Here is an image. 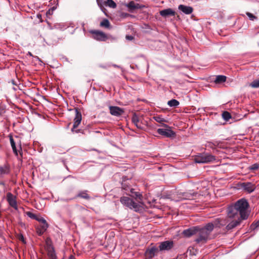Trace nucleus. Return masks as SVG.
I'll return each mask as SVG.
<instances>
[{
  "label": "nucleus",
  "instance_id": "10",
  "mask_svg": "<svg viewBox=\"0 0 259 259\" xmlns=\"http://www.w3.org/2000/svg\"><path fill=\"white\" fill-rule=\"evenodd\" d=\"M11 171V165L7 161H6L3 164L0 165L1 178H4L6 176L9 175Z\"/></svg>",
  "mask_w": 259,
  "mask_h": 259
},
{
  "label": "nucleus",
  "instance_id": "48",
  "mask_svg": "<svg viewBox=\"0 0 259 259\" xmlns=\"http://www.w3.org/2000/svg\"><path fill=\"white\" fill-rule=\"evenodd\" d=\"M21 240L23 241V242H24V237L21 235Z\"/></svg>",
  "mask_w": 259,
  "mask_h": 259
},
{
  "label": "nucleus",
  "instance_id": "26",
  "mask_svg": "<svg viewBox=\"0 0 259 259\" xmlns=\"http://www.w3.org/2000/svg\"><path fill=\"white\" fill-rule=\"evenodd\" d=\"M201 228L205 230V231L210 235L211 232L213 231L214 226L213 222L208 223L203 227Z\"/></svg>",
  "mask_w": 259,
  "mask_h": 259
},
{
  "label": "nucleus",
  "instance_id": "43",
  "mask_svg": "<svg viewBox=\"0 0 259 259\" xmlns=\"http://www.w3.org/2000/svg\"><path fill=\"white\" fill-rule=\"evenodd\" d=\"M121 16L123 17H126L131 15L128 13H122Z\"/></svg>",
  "mask_w": 259,
  "mask_h": 259
},
{
  "label": "nucleus",
  "instance_id": "4",
  "mask_svg": "<svg viewBox=\"0 0 259 259\" xmlns=\"http://www.w3.org/2000/svg\"><path fill=\"white\" fill-rule=\"evenodd\" d=\"M194 160L197 163H208L215 161L216 158L208 153H202L195 155Z\"/></svg>",
  "mask_w": 259,
  "mask_h": 259
},
{
  "label": "nucleus",
  "instance_id": "20",
  "mask_svg": "<svg viewBox=\"0 0 259 259\" xmlns=\"http://www.w3.org/2000/svg\"><path fill=\"white\" fill-rule=\"evenodd\" d=\"M159 14L162 17L164 18H167L169 16H175L176 12L171 8H167L160 11Z\"/></svg>",
  "mask_w": 259,
  "mask_h": 259
},
{
  "label": "nucleus",
  "instance_id": "27",
  "mask_svg": "<svg viewBox=\"0 0 259 259\" xmlns=\"http://www.w3.org/2000/svg\"><path fill=\"white\" fill-rule=\"evenodd\" d=\"M226 76L225 75H220L216 76L214 82L215 84H221L226 81Z\"/></svg>",
  "mask_w": 259,
  "mask_h": 259
},
{
  "label": "nucleus",
  "instance_id": "30",
  "mask_svg": "<svg viewBox=\"0 0 259 259\" xmlns=\"http://www.w3.org/2000/svg\"><path fill=\"white\" fill-rule=\"evenodd\" d=\"M104 5L111 8H116L117 7L116 4L113 0H107L104 2Z\"/></svg>",
  "mask_w": 259,
  "mask_h": 259
},
{
  "label": "nucleus",
  "instance_id": "5",
  "mask_svg": "<svg viewBox=\"0 0 259 259\" xmlns=\"http://www.w3.org/2000/svg\"><path fill=\"white\" fill-rule=\"evenodd\" d=\"M120 201L123 205L130 209H134L136 211H139L141 208V206L139 204L128 197H121L120 199Z\"/></svg>",
  "mask_w": 259,
  "mask_h": 259
},
{
  "label": "nucleus",
  "instance_id": "32",
  "mask_svg": "<svg viewBox=\"0 0 259 259\" xmlns=\"http://www.w3.org/2000/svg\"><path fill=\"white\" fill-rule=\"evenodd\" d=\"M167 104L170 107H176L180 104V103L176 99H171L168 101Z\"/></svg>",
  "mask_w": 259,
  "mask_h": 259
},
{
  "label": "nucleus",
  "instance_id": "15",
  "mask_svg": "<svg viewBox=\"0 0 259 259\" xmlns=\"http://www.w3.org/2000/svg\"><path fill=\"white\" fill-rule=\"evenodd\" d=\"M125 6L128 8V11L131 13H133L136 9H140L145 7L139 4H135L134 1H131L128 3L125 4Z\"/></svg>",
  "mask_w": 259,
  "mask_h": 259
},
{
  "label": "nucleus",
  "instance_id": "1",
  "mask_svg": "<svg viewBox=\"0 0 259 259\" xmlns=\"http://www.w3.org/2000/svg\"><path fill=\"white\" fill-rule=\"evenodd\" d=\"M249 203L245 198H241L237 200L234 204L228 207V215L229 218H235L238 216V213L241 220H246L249 215L247 209Z\"/></svg>",
  "mask_w": 259,
  "mask_h": 259
},
{
  "label": "nucleus",
  "instance_id": "6",
  "mask_svg": "<svg viewBox=\"0 0 259 259\" xmlns=\"http://www.w3.org/2000/svg\"><path fill=\"white\" fill-rule=\"evenodd\" d=\"M162 126L166 128H158L157 132L158 134L164 136L166 138L174 137L176 136V133L171 129V127L167 124L163 123Z\"/></svg>",
  "mask_w": 259,
  "mask_h": 259
},
{
  "label": "nucleus",
  "instance_id": "36",
  "mask_svg": "<svg viewBox=\"0 0 259 259\" xmlns=\"http://www.w3.org/2000/svg\"><path fill=\"white\" fill-rule=\"evenodd\" d=\"M259 168V163H255L250 165L248 167V169L251 171H254Z\"/></svg>",
  "mask_w": 259,
  "mask_h": 259
},
{
  "label": "nucleus",
  "instance_id": "3",
  "mask_svg": "<svg viewBox=\"0 0 259 259\" xmlns=\"http://www.w3.org/2000/svg\"><path fill=\"white\" fill-rule=\"evenodd\" d=\"M10 139L11 146L12 147L13 152L16 156H18V152L21 157H22L21 141L20 138L18 136H15L13 137L12 134H10L8 136Z\"/></svg>",
  "mask_w": 259,
  "mask_h": 259
},
{
  "label": "nucleus",
  "instance_id": "19",
  "mask_svg": "<svg viewBox=\"0 0 259 259\" xmlns=\"http://www.w3.org/2000/svg\"><path fill=\"white\" fill-rule=\"evenodd\" d=\"M199 194L197 192L190 190L188 192H184L182 194L183 198L185 199L192 200L195 199Z\"/></svg>",
  "mask_w": 259,
  "mask_h": 259
},
{
  "label": "nucleus",
  "instance_id": "29",
  "mask_svg": "<svg viewBox=\"0 0 259 259\" xmlns=\"http://www.w3.org/2000/svg\"><path fill=\"white\" fill-rule=\"evenodd\" d=\"M48 255L49 259H56V255L53 247L50 248L48 250Z\"/></svg>",
  "mask_w": 259,
  "mask_h": 259
},
{
  "label": "nucleus",
  "instance_id": "42",
  "mask_svg": "<svg viewBox=\"0 0 259 259\" xmlns=\"http://www.w3.org/2000/svg\"><path fill=\"white\" fill-rule=\"evenodd\" d=\"M53 14V12L52 11V9H49L46 12V15L47 16L48 15H52Z\"/></svg>",
  "mask_w": 259,
  "mask_h": 259
},
{
  "label": "nucleus",
  "instance_id": "18",
  "mask_svg": "<svg viewBox=\"0 0 259 259\" xmlns=\"http://www.w3.org/2000/svg\"><path fill=\"white\" fill-rule=\"evenodd\" d=\"M198 226H195L191 228H190L189 229L184 230L182 234L186 237H190L191 236L196 234L197 233V231L198 230Z\"/></svg>",
  "mask_w": 259,
  "mask_h": 259
},
{
  "label": "nucleus",
  "instance_id": "46",
  "mask_svg": "<svg viewBox=\"0 0 259 259\" xmlns=\"http://www.w3.org/2000/svg\"><path fill=\"white\" fill-rule=\"evenodd\" d=\"M0 185L5 186V183L4 182H3V181H1L0 182Z\"/></svg>",
  "mask_w": 259,
  "mask_h": 259
},
{
  "label": "nucleus",
  "instance_id": "23",
  "mask_svg": "<svg viewBox=\"0 0 259 259\" xmlns=\"http://www.w3.org/2000/svg\"><path fill=\"white\" fill-rule=\"evenodd\" d=\"M89 191L87 190L79 191L74 198H80L85 200H90L91 197L88 194Z\"/></svg>",
  "mask_w": 259,
  "mask_h": 259
},
{
  "label": "nucleus",
  "instance_id": "49",
  "mask_svg": "<svg viewBox=\"0 0 259 259\" xmlns=\"http://www.w3.org/2000/svg\"><path fill=\"white\" fill-rule=\"evenodd\" d=\"M12 83L13 84H14V85H17V84H16V83L15 81V80H12Z\"/></svg>",
  "mask_w": 259,
  "mask_h": 259
},
{
  "label": "nucleus",
  "instance_id": "45",
  "mask_svg": "<svg viewBox=\"0 0 259 259\" xmlns=\"http://www.w3.org/2000/svg\"><path fill=\"white\" fill-rule=\"evenodd\" d=\"M50 9H52V10L53 12H54V11L56 9V7H52V8H50Z\"/></svg>",
  "mask_w": 259,
  "mask_h": 259
},
{
  "label": "nucleus",
  "instance_id": "25",
  "mask_svg": "<svg viewBox=\"0 0 259 259\" xmlns=\"http://www.w3.org/2000/svg\"><path fill=\"white\" fill-rule=\"evenodd\" d=\"M126 194L132 197H134L135 199H139L140 200H141L142 198V194H141L139 192L135 191V189L132 187L130 189L128 194Z\"/></svg>",
  "mask_w": 259,
  "mask_h": 259
},
{
  "label": "nucleus",
  "instance_id": "13",
  "mask_svg": "<svg viewBox=\"0 0 259 259\" xmlns=\"http://www.w3.org/2000/svg\"><path fill=\"white\" fill-rule=\"evenodd\" d=\"M241 188L248 193L253 192L255 188V185L251 182H244L241 184Z\"/></svg>",
  "mask_w": 259,
  "mask_h": 259
},
{
  "label": "nucleus",
  "instance_id": "35",
  "mask_svg": "<svg viewBox=\"0 0 259 259\" xmlns=\"http://www.w3.org/2000/svg\"><path fill=\"white\" fill-rule=\"evenodd\" d=\"M219 143L218 142H208L207 143V146L211 148V149H214L215 147H217L219 145Z\"/></svg>",
  "mask_w": 259,
  "mask_h": 259
},
{
  "label": "nucleus",
  "instance_id": "14",
  "mask_svg": "<svg viewBox=\"0 0 259 259\" xmlns=\"http://www.w3.org/2000/svg\"><path fill=\"white\" fill-rule=\"evenodd\" d=\"M130 181L131 180L127 179L126 177L124 176L122 177V180L121 182V189L125 194H128L130 189L131 188Z\"/></svg>",
  "mask_w": 259,
  "mask_h": 259
},
{
  "label": "nucleus",
  "instance_id": "22",
  "mask_svg": "<svg viewBox=\"0 0 259 259\" xmlns=\"http://www.w3.org/2000/svg\"><path fill=\"white\" fill-rule=\"evenodd\" d=\"M241 220V219L239 218L237 220H233L226 226V230L229 231L234 229L240 224Z\"/></svg>",
  "mask_w": 259,
  "mask_h": 259
},
{
  "label": "nucleus",
  "instance_id": "40",
  "mask_svg": "<svg viewBox=\"0 0 259 259\" xmlns=\"http://www.w3.org/2000/svg\"><path fill=\"white\" fill-rule=\"evenodd\" d=\"M258 227H259V221L253 222L250 226V229L251 230H255Z\"/></svg>",
  "mask_w": 259,
  "mask_h": 259
},
{
  "label": "nucleus",
  "instance_id": "11",
  "mask_svg": "<svg viewBox=\"0 0 259 259\" xmlns=\"http://www.w3.org/2000/svg\"><path fill=\"white\" fill-rule=\"evenodd\" d=\"M93 34V38L98 41H105L107 39V35L100 30H93L90 31Z\"/></svg>",
  "mask_w": 259,
  "mask_h": 259
},
{
  "label": "nucleus",
  "instance_id": "31",
  "mask_svg": "<svg viewBox=\"0 0 259 259\" xmlns=\"http://www.w3.org/2000/svg\"><path fill=\"white\" fill-rule=\"evenodd\" d=\"M153 118L156 121L161 123V125L163 124V123H164V122H167V120L163 118L161 115L155 116Z\"/></svg>",
  "mask_w": 259,
  "mask_h": 259
},
{
  "label": "nucleus",
  "instance_id": "44",
  "mask_svg": "<svg viewBox=\"0 0 259 259\" xmlns=\"http://www.w3.org/2000/svg\"><path fill=\"white\" fill-rule=\"evenodd\" d=\"M126 38L127 39H128V40H131L133 39L134 37H133V36H132V35H126Z\"/></svg>",
  "mask_w": 259,
  "mask_h": 259
},
{
  "label": "nucleus",
  "instance_id": "34",
  "mask_svg": "<svg viewBox=\"0 0 259 259\" xmlns=\"http://www.w3.org/2000/svg\"><path fill=\"white\" fill-rule=\"evenodd\" d=\"M222 117L226 121H228L231 118V115L229 112L224 111L222 113Z\"/></svg>",
  "mask_w": 259,
  "mask_h": 259
},
{
  "label": "nucleus",
  "instance_id": "41",
  "mask_svg": "<svg viewBox=\"0 0 259 259\" xmlns=\"http://www.w3.org/2000/svg\"><path fill=\"white\" fill-rule=\"evenodd\" d=\"M35 220L40 223H41V224L47 223L46 220L42 217H39L37 216L36 219H35Z\"/></svg>",
  "mask_w": 259,
  "mask_h": 259
},
{
  "label": "nucleus",
  "instance_id": "24",
  "mask_svg": "<svg viewBox=\"0 0 259 259\" xmlns=\"http://www.w3.org/2000/svg\"><path fill=\"white\" fill-rule=\"evenodd\" d=\"M179 10L186 15H189L193 12V9L192 7L187 6L184 5H180L178 7Z\"/></svg>",
  "mask_w": 259,
  "mask_h": 259
},
{
  "label": "nucleus",
  "instance_id": "8",
  "mask_svg": "<svg viewBox=\"0 0 259 259\" xmlns=\"http://www.w3.org/2000/svg\"><path fill=\"white\" fill-rule=\"evenodd\" d=\"M158 244L159 251L161 252L169 251L174 247V242L171 240L160 242Z\"/></svg>",
  "mask_w": 259,
  "mask_h": 259
},
{
  "label": "nucleus",
  "instance_id": "37",
  "mask_svg": "<svg viewBox=\"0 0 259 259\" xmlns=\"http://www.w3.org/2000/svg\"><path fill=\"white\" fill-rule=\"evenodd\" d=\"M250 86L252 88H259V78L254 80L250 84Z\"/></svg>",
  "mask_w": 259,
  "mask_h": 259
},
{
  "label": "nucleus",
  "instance_id": "47",
  "mask_svg": "<svg viewBox=\"0 0 259 259\" xmlns=\"http://www.w3.org/2000/svg\"><path fill=\"white\" fill-rule=\"evenodd\" d=\"M101 9L102 10V11L105 13V11H106V9L104 8H101Z\"/></svg>",
  "mask_w": 259,
  "mask_h": 259
},
{
  "label": "nucleus",
  "instance_id": "38",
  "mask_svg": "<svg viewBox=\"0 0 259 259\" xmlns=\"http://www.w3.org/2000/svg\"><path fill=\"white\" fill-rule=\"evenodd\" d=\"M246 14L249 17V19L251 21H254V20H256L257 19V17L254 16L251 13L247 12Z\"/></svg>",
  "mask_w": 259,
  "mask_h": 259
},
{
  "label": "nucleus",
  "instance_id": "17",
  "mask_svg": "<svg viewBox=\"0 0 259 259\" xmlns=\"http://www.w3.org/2000/svg\"><path fill=\"white\" fill-rule=\"evenodd\" d=\"M229 220L227 219L217 218L213 220V223L215 228H221L227 225Z\"/></svg>",
  "mask_w": 259,
  "mask_h": 259
},
{
  "label": "nucleus",
  "instance_id": "7",
  "mask_svg": "<svg viewBox=\"0 0 259 259\" xmlns=\"http://www.w3.org/2000/svg\"><path fill=\"white\" fill-rule=\"evenodd\" d=\"M197 233H198V236L195 239V242L197 243H206L209 234L205 230L199 226Z\"/></svg>",
  "mask_w": 259,
  "mask_h": 259
},
{
  "label": "nucleus",
  "instance_id": "51",
  "mask_svg": "<svg viewBox=\"0 0 259 259\" xmlns=\"http://www.w3.org/2000/svg\"><path fill=\"white\" fill-rule=\"evenodd\" d=\"M37 17L38 18L41 17V15H37Z\"/></svg>",
  "mask_w": 259,
  "mask_h": 259
},
{
  "label": "nucleus",
  "instance_id": "16",
  "mask_svg": "<svg viewBox=\"0 0 259 259\" xmlns=\"http://www.w3.org/2000/svg\"><path fill=\"white\" fill-rule=\"evenodd\" d=\"M110 113L113 116H119L124 113V110L118 106H112L109 107Z\"/></svg>",
  "mask_w": 259,
  "mask_h": 259
},
{
  "label": "nucleus",
  "instance_id": "2",
  "mask_svg": "<svg viewBox=\"0 0 259 259\" xmlns=\"http://www.w3.org/2000/svg\"><path fill=\"white\" fill-rule=\"evenodd\" d=\"M75 116L73 119V126L71 129L72 133H81L82 135H87L89 133V131L88 129H76L78 125L80 124L82 120V115L80 110L77 108H74Z\"/></svg>",
  "mask_w": 259,
  "mask_h": 259
},
{
  "label": "nucleus",
  "instance_id": "50",
  "mask_svg": "<svg viewBox=\"0 0 259 259\" xmlns=\"http://www.w3.org/2000/svg\"><path fill=\"white\" fill-rule=\"evenodd\" d=\"M72 199H73L72 198H69V199H65V201H66V202H68L69 201L71 200H72Z\"/></svg>",
  "mask_w": 259,
  "mask_h": 259
},
{
  "label": "nucleus",
  "instance_id": "21",
  "mask_svg": "<svg viewBox=\"0 0 259 259\" xmlns=\"http://www.w3.org/2000/svg\"><path fill=\"white\" fill-rule=\"evenodd\" d=\"M49 227L47 223L41 224L40 225L36 227V231L39 236H41L47 231Z\"/></svg>",
  "mask_w": 259,
  "mask_h": 259
},
{
  "label": "nucleus",
  "instance_id": "39",
  "mask_svg": "<svg viewBox=\"0 0 259 259\" xmlns=\"http://www.w3.org/2000/svg\"><path fill=\"white\" fill-rule=\"evenodd\" d=\"M26 213L28 217H29L30 218L35 220V219H36L37 215L36 214L33 213L32 212H31L30 211H27Z\"/></svg>",
  "mask_w": 259,
  "mask_h": 259
},
{
  "label": "nucleus",
  "instance_id": "12",
  "mask_svg": "<svg viewBox=\"0 0 259 259\" xmlns=\"http://www.w3.org/2000/svg\"><path fill=\"white\" fill-rule=\"evenodd\" d=\"M7 200L10 206L14 208L15 210H18L17 202L16 196H14L10 192L7 194Z\"/></svg>",
  "mask_w": 259,
  "mask_h": 259
},
{
  "label": "nucleus",
  "instance_id": "33",
  "mask_svg": "<svg viewBox=\"0 0 259 259\" xmlns=\"http://www.w3.org/2000/svg\"><path fill=\"white\" fill-rule=\"evenodd\" d=\"M101 27L109 28L110 26V22L107 19H104L100 23V24Z\"/></svg>",
  "mask_w": 259,
  "mask_h": 259
},
{
  "label": "nucleus",
  "instance_id": "9",
  "mask_svg": "<svg viewBox=\"0 0 259 259\" xmlns=\"http://www.w3.org/2000/svg\"><path fill=\"white\" fill-rule=\"evenodd\" d=\"M153 245V244L152 243L151 246L147 248L145 251V255L149 259L152 258L159 251V247Z\"/></svg>",
  "mask_w": 259,
  "mask_h": 259
},
{
  "label": "nucleus",
  "instance_id": "28",
  "mask_svg": "<svg viewBox=\"0 0 259 259\" xmlns=\"http://www.w3.org/2000/svg\"><path fill=\"white\" fill-rule=\"evenodd\" d=\"M132 122L138 128H140V129H142L143 128L142 126L139 124V117L138 116V115L136 113L133 114V115L132 116Z\"/></svg>",
  "mask_w": 259,
  "mask_h": 259
}]
</instances>
